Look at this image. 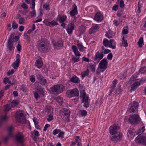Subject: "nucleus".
<instances>
[{"label":"nucleus","mask_w":146,"mask_h":146,"mask_svg":"<svg viewBox=\"0 0 146 146\" xmlns=\"http://www.w3.org/2000/svg\"><path fill=\"white\" fill-rule=\"evenodd\" d=\"M19 38L18 36H14V33H12L10 36L7 45V48L10 51L12 50L14 48L13 42H17Z\"/></svg>","instance_id":"f03ea898"},{"label":"nucleus","mask_w":146,"mask_h":146,"mask_svg":"<svg viewBox=\"0 0 146 146\" xmlns=\"http://www.w3.org/2000/svg\"><path fill=\"white\" fill-rule=\"evenodd\" d=\"M11 108L10 107V106L8 105H6L5 106V107L4 111L5 112L9 111Z\"/></svg>","instance_id":"864d4df0"},{"label":"nucleus","mask_w":146,"mask_h":146,"mask_svg":"<svg viewBox=\"0 0 146 146\" xmlns=\"http://www.w3.org/2000/svg\"><path fill=\"white\" fill-rule=\"evenodd\" d=\"M104 19L103 15L100 13H97L94 17V20L97 21H101Z\"/></svg>","instance_id":"a211bd4d"},{"label":"nucleus","mask_w":146,"mask_h":146,"mask_svg":"<svg viewBox=\"0 0 146 146\" xmlns=\"http://www.w3.org/2000/svg\"><path fill=\"white\" fill-rule=\"evenodd\" d=\"M38 80L42 86H44L47 83V81L41 74H38L36 75Z\"/></svg>","instance_id":"f8f14e48"},{"label":"nucleus","mask_w":146,"mask_h":146,"mask_svg":"<svg viewBox=\"0 0 146 146\" xmlns=\"http://www.w3.org/2000/svg\"><path fill=\"white\" fill-rule=\"evenodd\" d=\"M113 57V54L111 53H110L108 54L107 57V58L108 60H112Z\"/></svg>","instance_id":"6e6d98bb"},{"label":"nucleus","mask_w":146,"mask_h":146,"mask_svg":"<svg viewBox=\"0 0 146 146\" xmlns=\"http://www.w3.org/2000/svg\"><path fill=\"white\" fill-rule=\"evenodd\" d=\"M48 117L47 118V120L48 121H50L53 119V115H52L50 114L48 115Z\"/></svg>","instance_id":"49530a36"},{"label":"nucleus","mask_w":146,"mask_h":146,"mask_svg":"<svg viewBox=\"0 0 146 146\" xmlns=\"http://www.w3.org/2000/svg\"><path fill=\"white\" fill-rule=\"evenodd\" d=\"M80 112L81 115L82 116H85L87 114V112L85 110H80Z\"/></svg>","instance_id":"c03bdc74"},{"label":"nucleus","mask_w":146,"mask_h":146,"mask_svg":"<svg viewBox=\"0 0 146 146\" xmlns=\"http://www.w3.org/2000/svg\"><path fill=\"white\" fill-rule=\"evenodd\" d=\"M64 133L63 131H60L59 133L58 137H63V135Z\"/></svg>","instance_id":"052dcab7"},{"label":"nucleus","mask_w":146,"mask_h":146,"mask_svg":"<svg viewBox=\"0 0 146 146\" xmlns=\"http://www.w3.org/2000/svg\"><path fill=\"white\" fill-rule=\"evenodd\" d=\"M117 80L116 79H115L112 82L113 85L112 86L113 87H115L116 86L115 85L117 84Z\"/></svg>","instance_id":"338daca9"},{"label":"nucleus","mask_w":146,"mask_h":146,"mask_svg":"<svg viewBox=\"0 0 146 146\" xmlns=\"http://www.w3.org/2000/svg\"><path fill=\"white\" fill-rule=\"evenodd\" d=\"M104 56L103 52L101 50L100 52L98 51L96 54L95 57L93 58L94 61L98 63L102 59Z\"/></svg>","instance_id":"9d476101"},{"label":"nucleus","mask_w":146,"mask_h":146,"mask_svg":"<svg viewBox=\"0 0 146 146\" xmlns=\"http://www.w3.org/2000/svg\"><path fill=\"white\" fill-rule=\"evenodd\" d=\"M74 28V24L72 23H70L68 25L67 31L69 34L72 33L73 30Z\"/></svg>","instance_id":"aec40b11"},{"label":"nucleus","mask_w":146,"mask_h":146,"mask_svg":"<svg viewBox=\"0 0 146 146\" xmlns=\"http://www.w3.org/2000/svg\"><path fill=\"white\" fill-rule=\"evenodd\" d=\"M81 96L82 98V102L84 103L83 106L86 108L89 107V104L88 102V97L86 96V94L84 90H82L81 92Z\"/></svg>","instance_id":"39448f33"},{"label":"nucleus","mask_w":146,"mask_h":146,"mask_svg":"<svg viewBox=\"0 0 146 146\" xmlns=\"http://www.w3.org/2000/svg\"><path fill=\"white\" fill-rule=\"evenodd\" d=\"M98 25L96 24L93 25L91 28L89 30V33L90 34H92L96 32L99 29Z\"/></svg>","instance_id":"f3484780"},{"label":"nucleus","mask_w":146,"mask_h":146,"mask_svg":"<svg viewBox=\"0 0 146 146\" xmlns=\"http://www.w3.org/2000/svg\"><path fill=\"white\" fill-rule=\"evenodd\" d=\"M122 44L125 47H127V46L128 44L127 43V40H125L124 39V37L123 36L122 38Z\"/></svg>","instance_id":"c9c22d12"},{"label":"nucleus","mask_w":146,"mask_h":146,"mask_svg":"<svg viewBox=\"0 0 146 146\" xmlns=\"http://www.w3.org/2000/svg\"><path fill=\"white\" fill-rule=\"evenodd\" d=\"M90 67L92 71H93L94 72L95 71V66L93 65L90 64Z\"/></svg>","instance_id":"13d9d810"},{"label":"nucleus","mask_w":146,"mask_h":146,"mask_svg":"<svg viewBox=\"0 0 146 146\" xmlns=\"http://www.w3.org/2000/svg\"><path fill=\"white\" fill-rule=\"evenodd\" d=\"M145 130L144 127H143L141 129L137 131V134H140L141 133H142L143 132H144Z\"/></svg>","instance_id":"37998d69"},{"label":"nucleus","mask_w":146,"mask_h":146,"mask_svg":"<svg viewBox=\"0 0 146 146\" xmlns=\"http://www.w3.org/2000/svg\"><path fill=\"white\" fill-rule=\"evenodd\" d=\"M21 7L25 9H28V6H27L24 3H23L21 5Z\"/></svg>","instance_id":"4d7b16f0"},{"label":"nucleus","mask_w":146,"mask_h":146,"mask_svg":"<svg viewBox=\"0 0 146 146\" xmlns=\"http://www.w3.org/2000/svg\"><path fill=\"white\" fill-rule=\"evenodd\" d=\"M15 138L17 141L21 143H23L24 136L21 133L18 132L15 136Z\"/></svg>","instance_id":"4468645a"},{"label":"nucleus","mask_w":146,"mask_h":146,"mask_svg":"<svg viewBox=\"0 0 146 146\" xmlns=\"http://www.w3.org/2000/svg\"><path fill=\"white\" fill-rule=\"evenodd\" d=\"M72 61L74 62L73 63L78 62L79 60V57L76 58V57H73L72 59Z\"/></svg>","instance_id":"de8ad7c7"},{"label":"nucleus","mask_w":146,"mask_h":146,"mask_svg":"<svg viewBox=\"0 0 146 146\" xmlns=\"http://www.w3.org/2000/svg\"><path fill=\"white\" fill-rule=\"evenodd\" d=\"M122 137V134H119L117 136L115 135L112 136L111 137V140L112 141L116 143L120 141Z\"/></svg>","instance_id":"dca6fc26"},{"label":"nucleus","mask_w":146,"mask_h":146,"mask_svg":"<svg viewBox=\"0 0 146 146\" xmlns=\"http://www.w3.org/2000/svg\"><path fill=\"white\" fill-rule=\"evenodd\" d=\"M119 126H111L109 128V131L111 134L113 135L117 133V130L119 129Z\"/></svg>","instance_id":"2eb2a0df"},{"label":"nucleus","mask_w":146,"mask_h":146,"mask_svg":"<svg viewBox=\"0 0 146 146\" xmlns=\"http://www.w3.org/2000/svg\"><path fill=\"white\" fill-rule=\"evenodd\" d=\"M70 113V111L68 109L66 108L62 109L60 111V114L61 116H66L65 119L67 121H68L69 120Z\"/></svg>","instance_id":"6e6552de"},{"label":"nucleus","mask_w":146,"mask_h":146,"mask_svg":"<svg viewBox=\"0 0 146 146\" xmlns=\"http://www.w3.org/2000/svg\"><path fill=\"white\" fill-rule=\"evenodd\" d=\"M18 25L15 21L12 22V28L13 29H16L17 28Z\"/></svg>","instance_id":"e433bc0d"},{"label":"nucleus","mask_w":146,"mask_h":146,"mask_svg":"<svg viewBox=\"0 0 146 146\" xmlns=\"http://www.w3.org/2000/svg\"><path fill=\"white\" fill-rule=\"evenodd\" d=\"M103 44L105 46H108L109 45V40L106 38L104 39L103 40Z\"/></svg>","instance_id":"a19ab883"},{"label":"nucleus","mask_w":146,"mask_h":146,"mask_svg":"<svg viewBox=\"0 0 146 146\" xmlns=\"http://www.w3.org/2000/svg\"><path fill=\"white\" fill-rule=\"evenodd\" d=\"M38 50L41 52H46L50 49L49 43L44 38H42L38 41Z\"/></svg>","instance_id":"f257e3e1"},{"label":"nucleus","mask_w":146,"mask_h":146,"mask_svg":"<svg viewBox=\"0 0 146 146\" xmlns=\"http://www.w3.org/2000/svg\"><path fill=\"white\" fill-rule=\"evenodd\" d=\"M43 65L41 60H37L35 63V66L37 68H40L42 67Z\"/></svg>","instance_id":"cd10ccee"},{"label":"nucleus","mask_w":146,"mask_h":146,"mask_svg":"<svg viewBox=\"0 0 146 146\" xmlns=\"http://www.w3.org/2000/svg\"><path fill=\"white\" fill-rule=\"evenodd\" d=\"M43 22L46 25L50 27L54 26L55 25H58V23L55 21H52L51 22H49L48 21L47 19H45Z\"/></svg>","instance_id":"6ab92c4d"},{"label":"nucleus","mask_w":146,"mask_h":146,"mask_svg":"<svg viewBox=\"0 0 146 146\" xmlns=\"http://www.w3.org/2000/svg\"><path fill=\"white\" fill-rule=\"evenodd\" d=\"M37 90L39 92L40 94L42 95L43 96H44V92L43 89L41 88H38Z\"/></svg>","instance_id":"58836bf2"},{"label":"nucleus","mask_w":146,"mask_h":146,"mask_svg":"<svg viewBox=\"0 0 146 146\" xmlns=\"http://www.w3.org/2000/svg\"><path fill=\"white\" fill-rule=\"evenodd\" d=\"M50 126V125H49L48 124H46V125H45L44 127V128L43 129V131H46V130H47V128L48 127H49Z\"/></svg>","instance_id":"774afa93"},{"label":"nucleus","mask_w":146,"mask_h":146,"mask_svg":"<svg viewBox=\"0 0 146 146\" xmlns=\"http://www.w3.org/2000/svg\"><path fill=\"white\" fill-rule=\"evenodd\" d=\"M106 36L109 38H111L112 37V34L110 33V32H107L106 34Z\"/></svg>","instance_id":"5fc2aeb1"},{"label":"nucleus","mask_w":146,"mask_h":146,"mask_svg":"<svg viewBox=\"0 0 146 146\" xmlns=\"http://www.w3.org/2000/svg\"><path fill=\"white\" fill-rule=\"evenodd\" d=\"M25 20L24 18L21 17L19 19V23L20 24H22L25 23Z\"/></svg>","instance_id":"a18cd8bd"},{"label":"nucleus","mask_w":146,"mask_h":146,"mask_svg":"<svg viewBox=\"0 0 146 146\" xmlns=\"http://www.w3.org/2000/svg\"><path fill=\"white\" fill-rule=\"evenodd\" d=\"M138 44L139 47L140 48L142 47L143 45H144L143 38V37H141L139 39L138 42Z\"/></svg>","instance_id":"c85d7f7f"},{"label":"nucleus","mask_w":146,"mask_h":146,"mask_svg":"<svg viewBox=\"0 0 146 146\" xmlns=\"http://www.w3.org/2000/svg\"><path fill=\"white\" fill-rule=\"evenodd\" d=\"M19 104V102L17 100H14L12 101L11 104V106L13 108L14 107H15L17 106Z\"/></svg>","instance_id":"f704fd0d"},{"label":"nucleus","mask_w":146,"mask_h":146,"mask_svg":"<svg viewBox=\"0 0 146 146\" xmlns=\"http://www.w3.org/2000/svg\"><path fill=\"white\" fill-rule=\"evenodd\" d=\"M86 27L84 26H81L80 28V34H83L85 32Z\"/></svg>","instance_id":"72a5a7b5"},{"label":"nucleus","mask_w":146,"mask_h":146,"mask_svg":"<svg viewBox=\"0 0 146 146\" xmlns=\"http://www.w3.org/2000/svg\"><path fill=\"white\" fill-rule=\"evenodd\" d=\"M102 69H101L99 67H98L97 69L96 73H97L99 75L101 72H103L104 70H102Z\"/></svg>","instance_id":"8fccbe9b"},{"label":"nucleus","mask_w":146,"mask_h":146,"mask_svg":"<svg viewBox=\"0 0 146 146\" xmlns=\"http://www.w3.org/2000/svg\"><path fill=\"white\" fill-rule=\"evenodd\" d=\"M19 63L20 62L15 60V62L12 64V66L14 69H16L17 67H19Z\"/></svg>","instance_id":"7c9ffc66"},{"label":"nucleus","mask_w":146,"mask_h":146,"mask_svg":"<svg viewBox=\"0 0 146 146\" xmlns=\"http://www.w3.org/2000/svg\"><path fill=\"white\" fill-rule=\"evenodd\" d=\"M57 101L60 105L63 103L62 98L59 97H57Z\"/></svg>","instance_id":"ea45409f"},{"label":"nucleus","mask_w":146,"mask_h":146,"mask_svg":"<svg viewBox=\"0 0 146 146\" xmlns=\"http://www.w3.org/2000/svg\"><path fill=\"white\" fill-rule=\"evenodd\" d=\"M89 70L87 69L86 70L83 72L81 73V75L82 78H84L86 76H88L89 75Z\"/></svg>","instance_id":"473e14b6"},{"label":"nucleus","mask_w":146,"mask_h":146,"mask_svg":"<svg viewBox=\"0 0 146 146\" xmlns=\"http://www.w3.org/2000/svg\"><path fill=\"white\" fill-rule=\"evenodd\" d=\"M50 89L52 93L55 94H58L64 91V88L62 85H56L51 87Z\"/></svg>","instance_id":"7ed1b4c3"},{"label":"nucleus","mask_w":146,"mask_h":146,"mask_svg":"<svg viewBox=\"0 0 146 146\" xmlns=\"http://www.w3.org/2000/svg\"><path fill=\"white\" fill-rule=\"evenodd\" d=\"M60 131L61 130L60 129H55L53 131V134L54 135H55L59 133L60 132Z\"/></svg>","instance_id":"603ef678"},{"label":"nucleus","mask_w":146,"mask_h":146,"mask_svg":"<svg viewBox=\"0 0 146 146\" xmlns=\"http://www.w3.org/2000/svg\"><path fill=\"white\" fill-rule=\"evenodd\" d=\"M17 50L18 51H20L21 49V45L19 43L17 46Z\"/></svg>","instance_id":"0e129e2a"},{"label":"nucleus","mask_w":146,"mask_h":146,"mask_svg":"<svg viewBox=\"0 0 146 146\" xmlns=\"http://www.w3.org/2000/svg\"><path fill=\"white\" fill-rule=\"evenodd\" d=\"M72 49L76 56H81V54L78 50V48L76 46L74 45L72 46Z\"/></svg>","instance_id":"393cba45"},{"label":"nucleus","mask_w":146,"mask_h":146,"mask_svg":"<svg viewBox=\"0 0 146 146\" xmlns=\"http://www.w3.org/2000/svg\"><path fill=\"white\" fill-rule=\"evenodd\" d=\"M44 111L45 112L49 113L52 112L53 111L52 108L51 107L49 106H45L44 109Z\"/></svg>","instance_id":"bb28decb"},{"label":"nucleus","mask_w":146,"mask_h":146,"mask_svg":"<svg viewBox=\"0 0 146 146\" xmlns=\"http://www.w3.org/2000/svg\"><path fill=\"white\" fill-rule=\"evenodd\" d=\"M14 72V70L13 69H12L11 71L9 70L7 72V74L8 76H10L13 74Z\"/></svg>","instance_id":"bf43d9fd"},{"label":"nucleus","mask_w":146,"mask_h":146,"mask_svg":"<svg viewBox=\"0 0 146 146\" xmlns=\"http://www.w3.org/2000/svg\"><path fill=\"white\" fill-rule=\"evenodd\" d=\"M43 7V8L46 10H49V5L47 4L46 3H45L44 4Z\"/></svg>","instance_id":"09e8293b"},{"label":"nucleus","mask_w":146,"mask_h":146,"mask_svg":"<svg viewBox=\"0 0 146 146\" xmlns=\"http://www.w3.org/2000/svg\"><path fill=\"white\" fill-rule=\"evenodd\" d=\"M67 18L66 15L61 16L60 15H58L56 18V21H58L60 23H63L66 19Z\"/></svg>","instance_id":"b1692460"},{"label":"nucleus","mask_w":146,"mask_h":146,"mask_svg":"<svg viewBox=\"0 0 146 146\" xmlns=\"http://www.w3.org/2000/svg\"><path fill=\"white\" fill-rule=\"evenodd\" d=\"M79 138L80 137L79 136H77L75 139V141L76 143H78V146H82V144L79 141Z\"/></svg>","instance_id":"79ce46f5"},{"label":"nucleus","mask_w":146,"mask_h":146,"mask_svg":"<svg viewBox=\"0 0 146 146\" xmlns=\"http://www.w3.org/2000/svg\"><path fill=\"white\" fill-rule=\"evenodd\" d=\"M16 117L18 122L21 123L23 124L26 123V119L24 116L23 113L22 111L19 110L16 113Z\"/></svg>","instance_id":"20e7f679"},{"label":"nucleus","mask_w":146,"mask_h":146,"mask_svg":"<svg viewBox=\"0 0 146 146\" xmlns=\"http://www.w3.org/2000/svg\"><path fill=\"white\" fill-rule=\"evenodd\" d=\"M124 5L123 1V0H121L119 3L120 7L121 8H122L124 7Z\"/></svg>","instance_id":"680f3d73"},{"label":"nucleus","mask_w":146,"mask_h":146,"mask_svg":"<svg viewBox=\"0 0 146 146\" xmlns=\"http://www.w3.org/2000/svg\"><path fill=\"white\" fill-rule=\"evenodd\" d=\"M107 60L106 58H104L99 63V67L101 69H104L105 70L107 68Z\"/></svg>","instance_id":"ddd939ff"},{"label":"nucleus","mask_w":146,"mask_h":146,"mask_svg":"<svg viewBox=\"0 0 146 146\" xmlns=\"http://www.w3.org/2000/svg\"><path fill=\"white\" fill-rule=\"evenodd\" d=\"M66 94L68 97H78L79 96V91L77 88H74L71 90L67 91Z\"/></svg>","instance_id":"1a4fd4ad"},{"label":"nucleus","mask_w":146,"mask_h":146,"mask_svg":"<svg viewBox=\"0 0 146 146\" xmlns=\"http://www.w3.org/2000/svg\"><path fill=\"white\" fill-rule=\"evenodd\" d=\"M135 141L139 144H141L146 145V137L144 136H138L136 138Z\"/></svg>","instance_id":"9b49d317"},{"label":"nucleus","mask_w":146,"mask_h":146,"mask_svg":"<svg viewBox=\"0 0 146 146\" xmlns=\"http://www.w3.org/2000/svg\"><path fill=\"white\" fill-rule=\"evenodd\" d=\"M31 14L32 17L35 16L36 15L35 11L33 9V10L31 13Z\"/></svg>","instance_id":"69168bd1"},{"label":"nucleus","mask_w":146,"mask_h":146,"mask_svg":"<svg viewBox=\"0 0 146 146\" xmlns=\"http://www.w3.org/2000/svg\"><path fill=\"white\" fill-rule=\"evenodd\" d=\"M63 42L61 39H59L54 44L55 48H57V47H62L63 46Z\"/></svg>","instance_id":"4be33fe9"},{"label":"nucleus","mask_w":146,"mask_h":146,"mask_svg":"<svg viewBox=\"0 0 146 146\" xmlns=\"http://www.w3.org/2000/svg\"><path fill=\"white\" fill-rule=\"evenodd\" d=\"M30 80L32 82H34L35 81V79L34 75H32L30 77Z\"/></svg>","instance_id":"e2e57ef3"},{"label":"nucleus","mask_w":146,"mask_h":146,"mask_svg":"<svg viewBox=\"0 0 146 146\" xmlns=\"http://www.w3.org/2000/svg\"><path fill=\"white\" fill-rule=\"evenodd\" d=\"M70 81L74 83H79L80 82L79 78L76 76H73L70 79Z\"/></svg>","instance_id":"a878e982"},{"label":"nucleus","mask_w":146,"mask_h":146,"mask_svg":"<svg viewBox=\"0 0 146 146\" xmlns=\"http://www.w3.org/2000/svg\"><path fill=\"white\" fill-rule=\"evenodd\" d=\"M139 72L141 73H144L146 72V67L145 66H144L143 67L141 68L139 70Z\"/></svg>","instance_id":"4c0bfd02"},{"label":"nucleus","mask_w":146,"mask_h":146,"mask_svg":"<svg viewBox=\"0 0 146 146\" xmlns=\"http://www.w3.org/2000/svg\"><path fill=\"white\" fill-rule=\"evenodd\" d=\"M74 7L73 9L71 10L70 12V15L72 16H75V15L78 13V11L77 7L75 4H74L73 5Z\"/></svg>","instance_id":"5701e85b"},{"label":"nucleus","mask_w":146,"mask_h":146,"mask_svg":"<svg viewBox=\"0 0 146 146\" xmlns=\"http://www.w3.org/2000/svg\"><path fill=\"white\" fill-rule=\"evenodd\" d=\"M78 46L80 50V51L83 52L84 51V49L86 48L83 46L81 43H79L78 44Z\"/></svg>","instance_id":"2f4dec72"},{"label":"nucleus","mask_w":146,"mask_h":146,"mask_svg":"<svg viewBox=\"0 0 146 146\" xmlns=\"http://www.w3.org/2000/svg\"><path fill=\"white\" fill-rule=\"evenodd\" d=\"M139 105L138 103L134 101L133 103L130 104L128 106V111L130 113H134L137 110Z\"/></svg>","instance_id":"423d86ee"},{"label":"nucleus","mask_w":146,"mask_h":146,"mask_svg":"<svg viewBox=\"0 0 146 146\" xmlns=\"http://www.w3.org/2000/svg\"><path fill=\"white\" fill-rule=\"evenodd\" d=\"M34 95L36 100H38V98H39V96L38 93L37 92H35L34 93Z\"/></svg>","instance_id":"3c124183"},{"label":"nucleus","mask_w":146,"mask_h":146,"mask_svg":"<svg viewBox=\"0 0 146 146\" xmlns=\"http://www.w3.org/2000/svg\"><path fill=\"white\" fill-rule=\"evenodd\" d=\"M129 121L131 124H137L139 121V116L137 114L131 115L129 118Z\"/></svg>","instance_id":"0eeeda50"},{"label":"nucleus","mask_w":146,"mask_h":146,"mask_svg":"<svg viewBox=\"0 0 146 146\" xmlns=\"http://www.w3.org/2000/svg\"><path fill=\"white\" fill-rule=\"evenodd\" d=\"M114 40L113 39H111L110 40V42L109 43V46L112 48L113 49H114L115 48L116 46L115 45H113L112 44Z\"/></svg>","instance_id":"c756f323"},{"label":"nucleus","mask_w":146,"mask_h":146,"mask_svg":"<svg viewBox=\"0 0 146 146\" xmlns=\"http://www.w3.org/2000/svg\"><path fill=\"white\" fill-rule=\"evenodd\" d=\"M143 81V80H141L140 82H137L132 84L131 86V89L130 90V92H131L132 90H134L137 87L142 83Z\"/></svg>","instance_id":"412c9836"}]
</instances>
